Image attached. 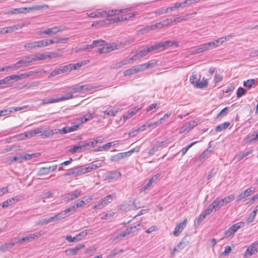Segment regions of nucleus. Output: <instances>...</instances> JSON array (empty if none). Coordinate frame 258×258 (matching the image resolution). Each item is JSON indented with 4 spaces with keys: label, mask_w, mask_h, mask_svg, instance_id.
I'll return each instance as SVG.
<instances>
[{
    "label": "nucleus",
    "mask_w": 258,
    "mask_h": 258,
    "mask_svg": "<svg viewBox=\"0 0 258 258\" xmlns=\"http://www.w3.org/2000/svg\"><path fill=\"white\" fill-rule=\"evenodd\" d=\"M123 251L122 249L114 248L110 252L108 256V258H113L115 255L119 253H121Z\"/></svg>",
    "instance_id": "obj_41"
},
{
    "label": "nucleus",
    "mask_w": 258,
    "mask_h": 258,
    "mask_svg": "<svg viewBox=\"0 0 258 258\" xmlns=\"http://www.w3.org/2000/svg\"><path fill=\"white\" fill-rule=\"evenodd\" d=\"M70 89L72 91V93H83L82 86H79L77 85H74L70 87Z\"/></svg>",
    "instance_id": "obj_35"
},
{
    "label": "nucleus",
    "mask_w": 258,
    "mask_h": 258,
    "mask_svg": "<svg viewBox=\"0 0 258 258\" xmlns=\"http://www.w3.org/2000/svg\"><path fill=\"white\" fill-rule=\"evenodd\" d=\"M229 125H230V123L228 122H225L217 126L215 128V131L216 132H221V131L227 128L229 126Z\"/></svg>",
    "instance_id": "obj_38"
},
{
    "label": "nucleus",
    "mask_w": 258,
    "mask_h": 258,
    "mask_svg": "<svg viewBox=\"0 0 258 258\" xmlns=\"http://www.w3.org/2000/svg\"><path fill=\"white\" fill-rule=\"evenodd\" d=\"M213 45L214 43H210V42L207 43L202 44L196 47L194 50L193 53L194 54H197L206 50H208L212 48V46H213Z\"/></svg>",
    "instance_id": "obj_11"
},
{
    "label": "nucleus",
    "mask_w": 258,
    "mask_h": 258,
    "mask_svg": "<svg viewBox=\"0 0 258 258\" xmlns=\"http://www.w3.org/2000/svg\"><path fill=\"white\" fill-rule=\"evenodd\" d=\"M253 150L252 149H249L246 151L238 152L234 156V159H237L238 161H239L243 158L251 154Z\"/></svg>",
    "instance_id": "obj_22"
},
{
    "label": "nucleus",
    "mask_w": 258,
    "mask_h": 258,
    "mask_svg": "<svg viewBox=\"0 0 258 258\" xmlns=\"http://www.w3.org/2000/svg\"><path fill=\"white\" fill-rule=\"evenodd\" d=\"M41 72L44 73L45 71H44L43 70L32 71H29V72L21 74L19 76L20 77V80H21L23 79H25V78H28L30 76H34V75H36L37 74L41 73Z\"/></svg>",
    "instance_id": "obj_21"
},
{
    "label": "nucleus",
    "mask_w": 258,
    "mask_h": 258,
    "mask_svg": "<svg viewBox=\"0 0 258 258\" xmlns=\"http://www.w3.org/2000/svg\"><path fill=\"white\" fill-rule=\"evenodd\" d=\"M211 151L208 149L205 150L200 156L198 161H202L206 157H208Z\"/></svg>",
    "instance_id": "obj_49"
},
{
    "label": "nucleus",
    "mask_w": 258,
    "mask_h": 258,
    "mask_svg": "<svg viewBox=\"0 0 258 258\" xmlns=\"http://www.w3.org/2000/svg\"><path fill=\"white\" fill-rule=\"evenodd\" d=\"M15 244V243L14 242H10L2 245L0 246V251H5L7 249L11 248Z\"/></svg>",
    "instance_id": "obj_37"
},
{
    "label": "nucleus",
    "mask_w": 258,
    "mask_h": 258,
    "mask_svg": "<svg viewBox=\"0 0 258 258\" xmlns=\"http://www.w3.org/2000/svg\"><path fill=\"white\" fill-rule=\"evenodd\" d=\"M188 242L186 240V238L184 237L175 246L176 248L179 251L183 249L188 244Z\"/></svg>",
    "instance_id": "obj_28"
},
{
    "label": "nucleus",
    "mask_w": 258,
    "mask_h": 258,
    "mask_svg": "<svg viewBox=\"0 0 258 258\" xmlns=\"http://www.w3.org/2000/svg\"><path fill=\"white\" fill-rule=\"evenodd\" d=\"M116 197L115 194L107 195L106 197L102 199L99 202L93 206V209H95L99 206L104 207L108 204L110 203Z\"/></svg>",
    "instance_id": "obj_4"
},
{
    "label": "nucleus",
    "mask_w": 258,
    "mask_h": 258,
    "mask_svg": "<svg viewBox=\"0 0 258 258\" xmlns=\"http://www.w3.org/2000/svg\"><path fill=\"white\" fill-rule=\"evenodd\" d=\"M122 67V63L121 62V61L117 62L115 63L112 64L110 66V68L111 69H116L117 70Z\"/></svg>",
    "instance_id": "obj_63"
},
{
    "label": "nucleus",
    "mask_w": 258,
    "mask_h": 258,
    "mask_svg": "<svg viewBox=\"0 0 258 258\" xmlns=\"http://www.w3.org/2000/svg\"><path fill=\"white\" fill-rule=\"evenodd\" d=\"M255 81L253 79L247 80L246 81H244L243 85L248 88H250L252 85L255 83Z\"/></svg>",
    "instance_id": "obj_51"
},
{
    "label": "nucleus",
    "mask_w": 258,
    "mask_h": 258,
    "mask_svg": "<svg viewBox=\"0 0 258 258\" xmlns=\"http://www.w3.org/2000/svg\"><path fill=\"white\" fill-rule=\"evenodd\" d=\"M45 233L42 231H40L32 234H29L28 235L23 237L21 238V241L23 242H31L32 240L36 238H39Z\"/></svg>",
    "instance_id": "obj_13"
},
{
    "label": "nucleus",
    "mask_w": 258,
    "mask_h": 258,
    "mask_svg": "<svg viewBox=\"0 0 258 258\" xmlns=\"http://www.w3.org/2000/svg\"><path fill=\"white\" fill-rule=\"evenodd\" d=\"M128 10V9H125L121 10H111L109 11L96 12V17L112 16L119 15L120 13L126 12Z\"/></svg>",
    "instance_id": "obj_2"
},
{
    "label": "nucleus",
    "mask_w": 258,
    "mask_h": 258,
    "mask_svg": "<svg viewBox=\"0 0 258 258\" xmlns=\"http://www.w3.org/2000/svg\"><path fill=\"white\" fill-rule=\"evenodd\" d=\"M176 44L177 42L176 41H166L164 42H160L151 46L147 49L141 50L138 52V53L140 57H142L147 55L150 52L156 50H163L166 48L173 45H176Z\"/></svg>",
    "instance_id": "obj_1"
},
{
    "label": "nucleus",
    "mask_w": 258,
    "mask_h": 258,
    "mask_svg": "<svg viewBox=\"0 0 258 258\" xmlns=\"http://www.w3.org/2000/svg\"><path fill=\"white\" fill-rule=\"evenodd\" d=\"M186 219H184L182 222L178 224L174 228L173 234L174 236H178L186 226Z\"/></svg>",
    "instance_id": "obj_19"
},
{
    "label": "nucleus",
    "mask_w": 258,
    "mask_h": 258,
    "mask_svg": "<svg viewBox=\"0 0 258 258\" xmlns=\"http://www.w3.org/2000/svg\"><path fill=\"white\" fill-rule=\"evenodd\" d=\"M213 204H211L209 205L208 208L206 209L203 212L207 216L210 215L213 211L214 209H215V207H213Z\"/></svg>",
    "instance_id": "obj_55"
},
{
    "label": "nucleus",
    "mask_w": 258,
    "mask_h": 258,
    "mask_svg": "<svg viewBox=\"0 0 258 258\" xmlns=\"http://www.w3.org/2000/svg\"><path fill=\"white\" fill-rule=\"evenodd\" d=\"M161 174L157 173L156 175L153 176L148 181V182L145 184L142 188L141 189V191H145L150 188L152 184L155 182L158 178L160 177Z\"/></svg>",
    "instance_id": "obj_16"
},
{
    "label": "nucleus",
    "mask_w": 258,
    "mask_h": 258,
    "mask_svg": "<svg viewBox=\"0 0 258 258\" xmlns=\"http://www.w3.org/2000/svg\"><path fill=\"white\" fill-rule=\"evenodd\" d=\"M74 96L72 92H68L66 95H64L60 97H58L59 99V102L69 100L70 99L73 98Z\"/></svg>",
    "instance_id": "obj_42"
},
{
    "label": "nucleus",
    "mask_w": 258,
    "mask_h": 258,
    "mask_svg": "<svg viewBox=\"0 0 258 258\" xmlns=\"http://www.w3.org/2000/svg\"><path fill=\"white\" fill-rule=\"evenodd\" d=\"M255 191L254 187H251L241 192L236 198V202H239L242 200L248 197Z\"/></svg>",
    "instance_id": "obj_12"
},
{
    "label": "nucleus",
    "mask_w": 258,
    "mask_h": 258,
    "mask_svg": "<svg viewBox=\"0 0 258 258\" xmlns=\"http://www.w3.org/2000/svg\"><path fill=\"white\" fill-rule=\"evenodd\" d=\"M163 26L162 25V22H160V23H156L154 25H151L150 26H148L146 28H145L144 29H142L141 30V31L143 33H146L150 30H154L157 28H163Z\"/></svg>",
    "instance_id": "obj_26"
},
{
    "label": "nucleus",
    "mask_w": 258,
    "mask_h": 258,
    "mask_svg": "<svg viewBox=\"0 0 258 258\" xmlns=\"http://www.w3.org/2000/svg\"><path fill=\"white\" fill-rule=\"evenodd\" d=\"M186 4L187 3H184V1L183 3H176L173 7L170 8V11H174L175 9L180 7L184 8Z\"/></svg>",
    "instance_id": "obj_52"
},
{
    "label": "nucleus",
    "mask_w": 258,
    "mask_h": 258,
    "mask_svg": "<svg viewBox=\"0 0 258 258\" xmlns=\"http://www.w3.org/2000/svg\"><path fill=\"white\" fill-rule=\"evenodd\" d=\"M105 43V42L104 40H103L102 39H99V40H94L92 42V44H91L90 45L92 46V48H93L95 47H98L99 46H104Z\"/></svg>",
    "instance_id": "obj_44"
},
{
    "label": "nucleus",
    "mask_w": 258,
    "mask_h": 258,
    "mask_svg": "<svg viewBox=\"0 0 258 258\" xmlns=\"http://www.w3.org/2000/svg\"><path fill=\"white\" fill-rule=\"evenodd\" d=\"M235 199L234 195L231 194L229 196L225 197L223 199H221L224 205H226L227 204L230 203L232 201Z\"/></svg>",
    "instance_id": "obj_39"
},
{
    "label": "nucleus",
    "mask_w": 258,
    "mask_h": 258,
    "mask_svg": "<svg viewBox=\"0 0 258 258\" xmlns=\"http://www.w3.org/2000/svg\"><path fill=\"white\" fill-rule=\"evenodd\" d=\"M11 161V162L18 161L19 163L22 162V155H20L19 156L11 157H10L9 158Z\"/></svg>",
    "instance_id": "obj_58"
},
{
    "label": "nucleus",
    "mask_w": 258,
    "mask_h": 258,
    "mask_svg": "<svg viewBox=\"0 0 258 258\" xmlns=\"http://www.w3.org/2000/svg\"><path fill=\"white\" fill-rule=\"evenodd\" d=\"M59 99L58 97L56 98H46L43 99L41 100V105H45L47 104H50V103H53L56 102H58Z\"/></svg>",
    "instance_id": "obj_30"
},
{
    "label": "nucleus",
    "mask_w": 258,
    "mask_h": 258,
    "mask_svg": "<svg viewBox=\"0 0 258 258\" xmlns=\"http://www.w3.org/2000/svg\"><path fill=\"white\" fill-rule=\"evenodd\" d=\"M58 56L56 53H37L35 54L31 55L33 61L41 60L46 59V58H52Z\"/></svg>",
    "instance_id": "obj_6"
},
{
    "label": "nucleus",
    "mask_w": 258,
    "mask_h": 258,
    "mask_svg": "<svg viewBox=\"0 0 258 258\" xmlns=\"http://www.w3.org/2000/svg\"><path fill=\"white\" fill-rule=\"evenodd\" d=\"M67 72H70L69 65L62 66L60 68L55 69L51 72L49 77H53L57 75L64 73Z\"/></svg>",
    "instance_id": "obj_15"
},
{
    "label": "nucleus",
    "mask_w": 258,
    "mask_h": 258,
    "mask_svg": "<svg viewBox=\"0 0 258 258\" xmlns=\"http://www.w3.org/2000/svg\"><path fill=\"white\" fill-rule=\"evenodd\" d=\"M206 216L207 215L203 212H202L199 217L196 219L197 223L199 224L205 218Z\"/></svg>",
    "instance_id": "obj_64"
},
{
    "label": "nucleus",
    "mask_w": 258,
    "mask_h": 258,
    "mask_svg": "<svg viewBox=\"0 0 258 258\" xmlns=\"http://www.w3.org/2000/svg\"><path fill=\"white\" fill-rule=\"evenodd\" d=\"M24 26V25L23 24H17L7 28H2L0 31V34H5L12 33L16 30L22 28Z\"/></svg>",
    "instance_id": "obj_10"
},
{
    "label": "nucleus",
    "mask_w": 258,
    "mask_h": 258,
    "mask_svg": "<svg viewBox=\"0 0 258 258\" xmlns=\"http://www.w3.org/2000/svg\"><path fill=\"white\" fill-rule=\"evenodd\" d=\"M138 73V70L136 66L127 69L124 71L123 75L124 76H130Z\"/></svg>",
    "instance_id": "obj_33"
},
{
    "label": "nucleus",
    "mask_w": 258,
    "mask_h": 258,
    "mask_svg": "<svg viewBox=\"0 0 258 258\" xmlns=\"http://www.w3.org/2000/svg\"><path fill=\"white\" fill-rule=\"evenodd\" d=\"M52 193L48 191L43 192V194L41 196V198L43 200V202H45V199L52 198Z\"/></svg>",
    "instance_id": "obj_53"
},
{
    "label": "nucleus",
    "mask_w": 258,
    "mask_h": 258,
    "mask_svg": "<svg viewBox=\"0 0 258 258\" xmlns=\"http://www.w3.org/2000/svg\"><path fill=\"white\" fill-rule=\"evenodd\" d=\"M47 42V46H48L50 44H53V43H67L68 41V38H54L53 39H50V40H45Z\"/></svg>",
    "instance_id": "obj_24"
},
{
    "label": "nucleus",
    "mask_w": 258,
    "mask_h": 258,
    "mask_svg": "<svg viewBox=\"0 0 258 258\" xmlns=\"http://www.w3.org/2000/svg\"><path fill=\"white\" fill-rule=\"evenodd\" d=\"M40 155V154L39 153H33V154H25L24 155H22V160L23 159H24L25 160H29L33 158L38 157Z\"/></svg>",
    "instance_id": "obj_36"
},
{
    "label": "nucleus",
    "mask_w": 258,
    "mask_h": 258,
    "mask_svg": "<svg viewBox=\"0 0 258 258\" xmlns=\"http://www.w3.org/2000/svg\"><path fill=\"white\" fill-rule=\"evenodd\" d=\"M197 143V141L195 142H193V143L189 144L187 146H186L185 148H183L181 150L182 155V156L184 155L186 153V152L188 150V149L189 148H190L194 145H195Z\"/></svg>",
    "instance_id": "obj_61"
},
{
    "label": "nucleus",
    "mask_w": 258,
    "mask_h": 258,
    "mask_svg": "<svg viewBox=\"0 0 258 258\" xmlns=\"http://www.w3.org/2000/svg\"><path fill=\"white\" fill-rule=\"evenodd\" d=\"M82 86V89L83 92L86 91H90L94 90L96 87L92 86L91 84H86Z\"/></svg>",
    "instance_id": "obj_47"
},
{
    "label": "nucleus",
    "mask_w": 258,
    "mask_h": 258,
    "mask_svg": "<svg viewBox=\"0 0 258 258\" xmlns=\"http://www.w3.org/2000/svg\"><path fill=\"white\" fill-rule=\"evenodd\" d=\"M31 55L25 57L23 58L22 59L17 61L19 66H21V67H26L27 66L28 64L30 63L33 61Z\"/></svg>",
    "instance_id": "obj_25"
},
{
    "label": "nucleus",
    "mask_w": 258,
    "mask_h": 258,
    "mask_svg": "<svg viewBox=\"0 0 258 258\" xmlns=\"http://www.w3.org/2000/svg\"><path fill=\"white\" fill-rule=\"evenodd\" d=\"M49 173H50V171L48 169V167H42L39 170V174L40 175L47 174Z\"/></svg>",
    "instance_id": "obj_62"
},
{
    "label": "nucleus",
    "mask_w": 258,
    "mask_h": 258,
    "mask_svg": "<svg viewBox=\"0 0 258 258\" xmlns=\"http://www.w3.org/2000/svg\"><path fill=\"white\" fill-rule=\"evenodd\" d=\"M7 67L8 72L16 70L21 68V66H19L17 62L16 63L12 64L9 66H7Z\"/></svg>",
    "instance_id": "obj_48"
},
{
    "label": "nucleus",
    "mask_w": 258,
    "mask_h": 258,
    "mask_svg": "<svg viewBox=\"0 0 258 258\" xmlns=\"http://www.w3.org/2000/svg\"><path fill=\"white\" fill-rule=\"evenodd\" d=\"M88 230L82 231L74 237H72L71 235H67L65 239L69 242H77L86 236L88 234Z\"/></svg>",
    "instance_id": "obj_8"
},
{
    "label": "nucleus",
    "mask_w": 258,
    "mask_h": 258,
    "mask_svg": "<svg viewBox=\"0 0 258 258\" xmlns=\"http://www.w3.org/2000/svg\"><path fill=\"white\" fill-rule=\"evenodd\" d=\"M84 147H85V146L83 145H79V146H74L73 148H72L70 150V151L72 153H75V152H78L79 150H80Z\"/></svg>",
    "instance_id": "obj_59"
},
{
    "label": "nucleus",
    "mask_w": 258,
    "mask_h": 258,
    "mask_svg": "<svg viewBox=\"0 0 258 258\" xmlns=\"http://www.w3.org/2000/svg\"><path fill=\"white\" fill-rule=\"evenodd\" d=\"M258 252V241L252 243L249 246L245 251L243 256L248 258Z\"/></svg>",
    "instance_id": "obj_5"
},
{
    "label": "nucleus",
    "mask_w": 258,
    "mask_h": 258,
    "mask_svg": "<svg viewBox=\"0 0 258 258\" xmlns=\"http://www.w3.org/2000/svg\"><path fill=\"white\" fill-rule=\"evenodd\" d=\"M166 144L167 141H166L157 143L151 149L149 150L148 152L149 155L151 156L153 155L156 152L160 150L164 146H166Z\"/></svg>",
    "instance_id": "obj_17"
},
{
    "label": "nucleus",
    "mask_w": 258,
    "mask_h": 258,
    "mask_svg": "<svg viewBox=\"0 0 258 258\" xmlns=\"http://www.w3.org/2000/svg\"><path fill=\"white\" fill-rule=\"evenodd\" d=\"M105 47L107 53L110 52L111 51L118 49V45L114 43H108L106 45H105Z\"/></svg>",
    "instance_id": "obj_31"
},
{
    "label": "nucleus",
    "mask_w": 258,
    "mask_h": 258,
    "mask_svg": "<svg viewBox=\"0 0 258 258\" xmlns=\"http://www.w3.org/2000/svg\"><path fill=\"white\" fill-rule=\"evenodd\" d=\"M92 171L90 166L88 167H77L72 169V175H75L76 176H78L86 173L91 172Z\"/></svg>",
    "instance_id": "obj_9"
},
{
    "label": "nucleus",
    "mask_w": 258,
    "mask_h": 258,
    "mask_svg": "<svg viewBox=\"0 0 258 258\" xmlns=\"http://www.w3.org/2000/svg\"><path fill=\"white\" fill-rule=\"evenodd\" d=\"M208 86V81L207 79L203 78L201 82H200V80L198 82H196V87L199 88H203L206 87Z\"/></svg>",
    "instance_id": "obj_32"
},
{
    "label": "nucleus",
    "mask_w": 258,
    "mask_h": 258,
    "mask_svg": "<svg viewBox=\"0 0 258 258\" xmlns=\"http://www.w3.org/2000/svg\"><path fill=\"white\" fill-rule=\"evenodd\" d=\"M140 224H138L137 226H133L130 227L129 228H127V233H129L130 234H131L132 233H134V232H136L139 230V229L137 228V226H139Z\"/></svg>",
    "instance_id": "obj_54"
},
{
    "label": "nucleus",
    "mask_w": 258,
    "mask_h": 258,
    "mask_svg": "<svg viewBox=\"0 0 258 258\" xmlns=\"http://www.w3.org/2000/svg\"><path fill=\"white\" fill-rule=\"evenodd\" d=\"M48 6L46 5H34L28 8V9L29 10H41L43 8H48Z\"/></svg>",
    "instance_id": "obj_46"
},
{
    "label": "nucleus",
    "mask_w": 258,
    "mask_h": 258,
    "mask_svg": "<svg viewBox=\"0 0 258 258\" xmlns=\"http://www.w3.org/2000/svg\"><path fill=\"white\" fill-rule=\"evenodd\" d=\"M45 46H47V42L45 40L29 42L26 43L24 45V47L28 50L39 48Z\"/></svg>",
    "instance_id": "obj_3"
},
{
    "label": "nucleus",
    "mask_w": 258,
    "mask_h": 258,
    "mask_svg": "<svg viewBox=\"0 0 258 258\" xmlns=\"http://www.w3.org/2000/svg\"><path fill=\"white\" fill-rule=\"evenodd\" d=\"M213 207H215V211L219 210L222 207L224 206L222 200H219L216 198L212 203Z\"/></svg>",
    "instance_id": "obj_29"
},
{
    "label": "nucleus",
    "mask_w": 258,
    "mask_h": 258,
    "mask_svg": "<svg viewBox=\"0 0 258 258\" xmlns=\"http://www.w3.org/2000/svg\"><path fill=\"white\" fill-rule=\"evenodd\" d=\"M117 111L114 110H111L109 111H105L103 112V115H102L103 118H106V116L111 115L112 116H115L116 114Z\"/></svg>",
    "instance_id": "obj_50"
},
{
    "label": "nucleus",
    "mask_w": 258,
    "mask_h": 258,
    "mask_svg": "<svg viewBox=\"0 0 258 258\" xmlns=\"http://www.w3.org/2000/svg\"><path fill=\"white\" fill-rule=\"evenodd\" d=\"M17 201V200L16 199L14 198H12L11 199H10L8 200L5 201L3 203V204L2 205V207L3 208H7L8 206H10L11 205L15 203V202H16Z\"/></svg>",
    "instance_id": "obj_40"
},
{
    "label": "nucleus",
    "mask_w": 258,
    "mask_h": 258,
    "mask_svg": "<svg viewBox=\"0 0 258 258\" xmlns=\"http://www.w3.org/2000/svg\"><path fill=\"white\" fill-rule=\"evenodd\" d=\"M82 191L80 189L75 190L69 193L66 197L68 201H73L77 199L81 194Z\"/></svg>",
    "instance_id": "obj_20"
},
{
    "label": "nucleus",
    "mask_w": 258,
    "mask_h": 258,
    "mask_svg": "<svg viewBox=\"0 0 258 258\" xmlns=\"http://www.w3.org/2000/svg\"><path fill=\"white\" fill-rule=\"evenodd\" d=\"M50 222H52L50 217L44 218L39 221L38 224L41 225H46Z\"/></svg>",
    "instance_id": "obj_56"
},
{
    "label": "nucleus",
    "mask_w": 258,
    "mask_h": 258,
    "mask_svg": "<svg viewBox=\"0 0 258 258\" xmlns=\"http://www.w3.org/2000/svg\"><path fill=\"white\" fill-rule=\"evenodd\" d=\"M197 124V122L196 120L189 121L180 128L179 133L182 134L186 132H189Z\"/></svg>",
    "instance_id": "obj_14"
},
{
    "label": "nucleus",
    "mask_w": 258,
    "mask_h": 258,
    "mask_svg": "<svg viewBox=\"0 0 258 258\" xmlns=\"http://www.w3.org/2000/svg\"><path fill=\"white\" fill-rule=\"evenodd\" d=\"M244 226V223L243 222H239L233 224L225 232V236L229 237L233 235L238 229L243 227Z\"/></svg>",
    "instance_id": "obj_7"
},
{
    "label": "nucleus",
    "mask_w": 258,
    "mask_h": 258,
    "mask_svg": "<svg viewBox=\"0 0 258 258\" xmlns=\"http://www.w3.org/2000/svg\"><path fill=\"white\" fill-rule=\"evenodd\" d=\"M113 143V142H109L107 143L104 145H103L102 146L99 147L98 148H97L95 151V152H99V151H102L103 150L106 151L108 150L110 147L112 146V144Z\"/></svg>",
    "instance_id": "obj_34"
},
{
    "label": "nucleus",
    "mask_w": 258,
    "mask_h": 258,
    "mask_svg": "<svg viewBox=\"0 0 258 258\" xmlns=\"http://www.w3.org/2000/svg\"><path fill=\"white\" fill-rule=\"evenodd\" d=\"M121 176V173L119 172L114 171L111 173L110 175L108 176L109 179L118 178Z\"/></svg>",
    "instance_id": "obj_60"
},
{
    "label": "nucleus",
    "mask_w": 258,
    "mask_h": 258,
    "mask_svg": "<svg viewBox=\"0 0 258 258\" xmlns=\"http://www.w3.org/2000/svg\"><path fill=\"white\" fill-rule=\"evenodd\" d=\"M127 157L126 154L125 152L119 153L114 155L110 157V161L111 162H117L121 159Z\"/></svg>",
    "instance_id": "obj_23"
},
{
    "label": "nucleus",
    "mask_w": 258,
    "mask_h": 258,
    "mask_svg": "<svg viewBox=\"0 0 258 258\" xmlns=\"http://www.w3.org/2000/svg\"><path fill=\"white\" fill-rule=\"evenodd\" d=\"M84 246L85 245L84 244H79L76 245V247L74 248H72L65 250V252L67 254L69 255H75L78 253V251L84 247Z\"/></svg>",
    "instance_id": "obj_18"
},
{
    "label": "nucleus",
    "mask_w": 258,
    "mask_h": 258,
    "mask_svg": "<svg viewBox=\"0 0 258 258\" xmlns=\"http://www.w3.org/2000/svg\"><path fill=\"white\" fill-rule=\"evenodd\" d=\"M140 109V108L135 107L132 111L128 112L125 116H123L124 119H127L131 118L132 116L135 115Z\"/></svg>",
    "instance_id": "obj_45"
},
{
    "label": "nucleus",
    "mask_w": 258,
    "mask_h": 258,
    "mask_svg": "<svg viewBox=\"0 0 258 258\" xmlns=\"http://www.w3.org/2000/svg\"><path fill=\"white\" fill-rule=\"evenodd\" d=\"M245 93L246 90L241 87H239L237 91V97L240 98Z\"/></svg>",
    "instance_id": "obj_57"
},
{
    "label": "nucleus",
    "mask_w": 258,
    "mask_h": 258,
    "mask_svg": "<svg viewBox=\"0 0 258 258\" xmlns=\"http://www.w3.org/2000/svg\"><path fill=\"white\" fill-rule=\"evenodd\" d=\"M92 49V46L90 45H86L81 47H77L75 49L76 52L82 51H90Z\"/></svg>",
    "instance_id": "obj_43"
},
{
    "label": "nucleus",
    "mask_w": 258,
    "mask_h": 258,
    "mask_svg": "<svg viewBox=\"0 0 258 258\" xmlns=\"http://www.w3.org/2000/svg\"><path fill=\"white\" fill-rule=\"evenodd\" d=\"M88 62H89V60H85V61H83L78 62L75 64H72V63L69 64V66L70 70V71H71L73 70H76L77 68L83 66V65H85V64H87V63Z\"/></svg>",
    "instance_id": "obj_27"
}]
</instances>
